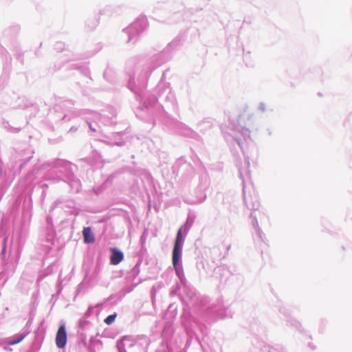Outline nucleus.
Segmentation results:
<instances>
[{
  "label": "nucleus",
  "mask_w": 352,
  "mask_h": 352,
  "mask_svg": "<svg viewBox=\"0 0 352 352\" xmlns=\"http://www.w3.org/2000/svg\"><path fill=\"white\" fill-rule=\"evenodd\" d=\"M111 263L113 265H118L124 258L123 253L116 248H111Z\"/></svg>",
  "instance_id": "nucleus-3"
},
{
  "label": "nucleus",
  "mask_w": 352,
  "mask_h": 352,
  "mask_svg": "<svg viewBox=\"0 0 352 352\" xmlns=\"http://www.w3.org/2000/svg\"><path fill=\"white\" fill-rule=\"evenodd\" d=\"M24 336H20L19 338H17L16 340H12L9 342V344L10 345H14V344H16L18 343H19L23 339Z\"/></svg>",
  "instance_id": "nucleus-6"
},
{
  "label": "nucleus",
  "mask_w": 352,
  "mask_h": 352,
  "mask_svg": "<svg viewBox=\"0 0 352 352\" xmlns=\"http://www.w3.org/2000/svg\"><path fill=\"white\" fill-rule=\"evenodd\" d=\"M83 240L85 243H92L95 241V237L91 228H84L82 230Z\"/></svg>",
  "instance_id": "nucleus-4"
},
{
  "label": "nucleus",
  "mask_w": 352,
  "mask_h": 352,
  "mask_svg": "<svg viewBox=\"0 0 352 352\" xmlns=\"http://www.w3.org/2000/svg\"><path fill=\"white\" fill-rule=\"evenodd\" d=\"M182 241V228H180L177 232L173 250V265L175 269L177 268V265L179 261Z\"/></svg>",
  "instance_id": "nucleus-1"
},
{
  "label": "nucleus",
  "mask_w": 352,
  "mask_h": 352,
  "mask_svg": "<svg viewBox=\"0 0 352 352\" xmlns=\"http://www.w3.org/2000/svg\"><path fill=\"white\" fill-rule=\"evenodd\" d=\"M67 343V332L64 324L59 327L56 335V344L57 347L63 349Z\"/></svg>",
  "instance_id": "nucleus-2"
},
{
  "label": "nucleus",
  "mask_w": 352,
  "mask_h": 352,
  "mask_svg": "<svg viewBox=\"0 0 352 352\" xmlns=\"http://www.w3.org/2000/svg\"><path fill=\"white\" fill-rule=\"evenodd\" d=\"M116 316H117L116 314H112V315H110V316H107L104 319V322L106 324H111L112 322H114Z\"/></svg>",
  "instance_id": "nucleus-5"
}]
</instances>
